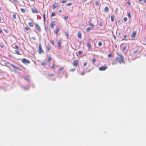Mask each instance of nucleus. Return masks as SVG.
I'll use <instances>...</instances> for the list:
<instances>
[{
  "label": "nucleus",
  "mask_w": 146,
  "mask_h": 146,
  "mask_svg": "<svg viewBox=\"0 0 146 146\" xmlns=\"http://www.w3.org/2000/svg\"><path fill=\"white\" fill-rule=\"evenodd\" d=\"M117 56L115 58L114 60L112 62L113 65L121 64V63H124L125 60L124 56L121 53L117 52Z\"/></svg>",
  "instance_id": "obj_1"
},
{
  "label": "nucleus",
  "mask_w": 146,
  "mask_h": 146,
  "mask_svg": "<svg viewBox=\"0 0 146 146\" xmlns=\"http://www.w3.org/2000/svg\"><path fill=\"white\" fill-rule=\"evenodd\" d=\"M89 23L90 24V25L92 26V27H89L87 28V29H86V31H88L90 30H93L94 27V25L93 23L91 22V19H89Z\"/></svg>",
  "instance_id": "obj_2"
},
{
  "label": "nucleus",
  "mask_w": 146,
  "mask_h": 146,
  "mask_svg": "<svg viewBox=\"0 0 146 146\" xmlns=\"http://www.w3.org/2000/svg\"><path fill=\"white\" fill-rule=\"evenodd\" d=\"M38 47L39 48L38 50V53L39 54H43L44 53V52L42 48V46L41 44H39Z\"/></svg>",
  "instance_id": "obj_3"
},
{
  "label": "nucleus",
  "mask_w": 146,
  "mask_h": 146,
  "mask_svg": "<svg viewBox=\"0 0 146 146\" xmlns=\"http://www.w3.org/2000/svg\"><path fill=\"white\" fill-rule=\"evenodd\" d=\"M108 68L107 66H104L100 67L99 68V70L100 71H104Z\"/></svg>",
  "instance_id": "obj_4"
},
{
  "label": "nucleus",
  "mask_w": 146,
  "mask_h": 146,
  "mask_svg": "<svg viewBox=\"0 0 146 146\" xmlns=\"http://www.w3.org/2000/svg\"><path fill=\"white\" fill-rule=\"evenodd\" d=\"M22 62L24 64L29 63L30 61L29 60H27L25 58H23L22 60Z\"/></svg>",
  "instance_id": "obj_5"
},
{
  "label": "nucleus",
  "mask_w": 146,
  "mask_h": 146,
  "mask_svg": "<svg viewBox=\"0 0 146 146\" xmlns=\"http://www.w3.org/2000/svg\"><path fill=\"white\" fill-rule=\"evenodd\" d=\"M35 28L36 30L39 32H40L41 31V29L39 26L37 24H35Z\"/></svg>",
  "instance_id": "obj_6"
},
{
  "label": "nucleus",
  "mask_w": 146,
  "mask_h": 146,
  "mask_svg": "<svg viewBox=\"0 0 146 146\" xmlns=\"http://www.w3.org/2000/svg\"><path fill=\"white\" fill-rule=\"evenodd\" d=\"M58 6V4L57 3H55L53 4L52 6V7L53 9L57 7Z\"/></svg>",
  "instance_id": "obj_7"
},
{
  "label": "nucleus",
  "mask_w": 146,
  "mask_h": 146,
  "mask_svg": "<svg viewBox=\"0 0 146 146\" xmlns=\"http://www.w3.org/2000/svg\"><path fill=\"white\" fill-rule=\"evenodd\" d=\"M78 62L79 61L78 60H76L74 61V65L75 66H78V67H79L78 65Z\"/></svg>",
  "instance_id": "obj_8"
},
{
  "label": "nucleus",
  "mask_w": 146,
  "mask_h": 146,
  "mask_svg": "<svg viewBox=\"0 0 146 146\" xmlns=\"http://www.w3.org/2000/svg\"><path fill=\"white\" fill-rule=\"evenodd\" d=\"M55 25V23L54 21H52L50 24V26L51 28L53 29Z\"/></svg>",
  "instance_id": "obj_9"
},
{
  "label": "nucleus",
  "mask_w": 146,
  "mask_h": 146,
  "mask_svg": "<svg viewBox=\"0 0 146 146\" xmlns=\"http://www.w3.org/2000/svg\"><path fill=\"white\" fill-rule=\"evenodd\" d=\"M137 35V32L136 31H134L133 32L132 34L131 35V37L132 38H134Z\"/></svg>",
  "instance_id": "obj_10"
},
{
  "label": "nucleus",
  "mask_w": 146,
  "mask_h": 146,
  "mask_svg": "<svg viewBox=\"0 0 146 146\" xmlns=\"http://www.w3.org/2000/svg\"><path fill=\"white\" fill-rule=\"evenodd\" d=\"M87 45L88 47V49L90 50L92 49V46L89 41L87 42Z\"/></svg>",
  "instance_id": "obj_11"
},
{
  "label": "nucleus",
  "mask_w": 146,
  "mask_h": 146,
  "mask_svg": "<svg viewBox=\"0 0 146 146\" xmlns=\"http://www.w3.org/2000/svg\"><path fill=\"white\" fill-rule=\"evenodd\" d=\"M62 41L61 40H58V48H60L61 47Z\"/></svg>",
  "instance_id": "obj_12"
},
{
  "label": "nucleus",
  "mask_w": 146,
  "mask_h": 146,
  "mask_svg": "<svg viewBox=\"0 0 146 146\" xmlns=\"http://www.w3.org/2000/svg\"><path fill=\"white\" fill-rule=\"evenodd\" d=\"M78 36V38H82V34L81 32L80 31H79L78 34H77Z\"/></svg>",
  "instance_id": "obj_13"
},
{
  "label": "nucleus",
  "mask_w": 146,
  "mask_h": 146,
  "mask_svg": "<svg viewBox=\"0 0 146 146\" xmlns=\"http://www.w3.org/2000/svg\"><path fill=\"white\" fill-rule=\"evenodd\" d=\"M32 11L33 13H38V12L37 9L35 8H33L32 9Z\"/></svg>",
  "instance_id": "obj_14"
},
{
  "label": "nucleus",
  "mask_w": 146,
  "mask_h": 146,
  "mask_svg": "<svg viewBox=\"0 0 146 146\" xmlns=\"http://www.w3.org/2000/svg\"><path fill=\"white\" fill-rule=\"evenodd\" d=\"M17 13L15 12L14 13L13 15V17L14 19H16Z\"/></svg>",
  "instance_id": "obj_15"
},
{
  "label": "nucleus",
  "mask_w": 146,
  "mask_h": 146,
  "mask_svg": "<svg viewBox=\"0 0 146 146\" xmlns=\"http://www.w3.org/2000/svg\"><path fill=\"white\" fill-rule=\"evenodd\" d=\"M11 66L14 68H15V69L18 70H20V68L16 66L13 64L11 65Z\"/></svg>",
  "instance_id": "obj_16"
},
{
  "label": "nucleus",
  "mask_w": 146,
  "mask_h": 146,
  "mask_svg": "<svg viewBox=\"0 0 146 146\" xmlns=\"http://www.w3.org/2000/svg\"><path fill=\"white\" fill-rule=\"evenodd\" d=\"M28 25L30 27H32L34 26V23L33 22H29L28 23Z\"/></svg>",
  "instance_id": "obj_17"
},
{
  "label": "nucleus",
  "mask_w": 146,
  "mask_h": 146,
  "mask_svg": "<svg viewBox=\"0 0 146 146\" xmlns=\"http://www.w3.org/2000/svg\"><path fill=\"white\" fill-rule=\"evenodd\" d=\"M109 8L107 6H106L104 8V11L106 12H107L109 11Z\"/></svg>",
  "instance_id": "obj_18"
},
{
  "label": "nucleus",
  "mask_w": 146,
  "mask_h": 146,
  "mask_svg": "<svg viewBox=\"0 0 146 146\" xmlns=\"http://www.w3.org/2000/svg\"><path fill=\"white\" fill-rule=\"evenodd\" d=\"M114 15H112L111 16V20L112 22H113L114 20Z\"/></svg>",
  "instance_id": "obj_19"
},
{
  "label": "nucleus",
  "mask_w": 146,
  "mask_h": 146,
  "mask_svg": "<svg viewBox=\"0 0 146 146\" xmlns=\"http://www.w3.org/2000/svg\"><path fill=\"white\" fill-rule=\"evenodd\" d=\"M25 29L27 31H28L31 29V28L27 26L25 27Z\"/></svg>",
  "instance_id": "obj_20"
},
{
  "label": "nucleus",
  "mask_w": 146,
  "mask_h": 146,
  "mask_svg": "<svg viewBox=\"0 0 146 146\" xmlns=\"http://www.w3.org/2000/svg\"><path fill=\"white\" fill-rule=\"evenodd\" d=\"M51 49V46L50 45H48L47 46V49L48 50H50Z\"/></svg>",
  "instance_id": "obj_21"
},
{
  "label": "nucleus",
  "mask_w": 146,
  "mask_h": 146,
  "mask_svg": "<svg viewBox=\"0 0 146 146\" xmlns=\"http://www.w3.org/2000/svg\"><path fill=\"white\" fill-rule=\"evenodd\" d=\"M56 15V14L54 12H52L51 13V17H54Z\"/></svg>",
  "instance_id": "obj_22"
},
{
  "label": "nucleus",
  "mask_w": 146,
  "mask_h": 146,
  "mask_svg": "<svg viewBox=\"0 0 146 146\" xmlns=\"http://www.w3.org/2000/svg\"><path fill=\"white\" fill-rule=\"evenodd\" d=\"M126 46H124L123 48H122V51L123 52H124L125 50H126Z\"/></svg>",
  "instance_id": "obj_23"
},
{
  "label": "nucleus",
  "mask_w": 146,
  "mask_h": 146,
  "mask_svg": "<svg viewBox=\"0 0 146 146\" xmlns=\"http://www.w3.org/2000/svg\"><path fill=\"white\" fill-rule=\"evenodd\" d=\"M64 69V68L63 67H61L59 69H58V71L59 72H60V71L63 70Z\"/></svg>",
  "instance_id": "obj_24"
},
{
  "label": "nucleus",
  "mask_w": 146,
  "mask_h": 146,
  "mask_svg": "<svg viewBox=\"0 0 146 146\" xmlns=\"http://www.w3.org/2000/svg\"><path fill=\"white\" fill-rule=\"evenodd\" d=\"M59 28H57L56 30V32H55V33L57 35L58 33V32L59 31Z\"/></svg>",
  "instance_id": "obj_25"
},
{
  "label": "nucleus",
  "mask_w": 146,
  "mask_h": 146,
  "mask_svg": "<svg viewBox=\"0 0 146 146\" xmlns=\"http://www.w3.org/2000/svg\"><path fill=\"white\" fill-rule=\"evenodd\" d=\"M15 53L18 54H19L20 53L19 51L18 50H15Z\"/></svg>",
  "instance_id": "obj_26"
},
{
  "label": "nucleus",
  "mask_w": 146,
  "mask_h": 146,
  "mask_svg": "<svg viewBox=\"0 0 146 146\" xmlns=\"http://www.w3.org/2000/svg\"><path fill=\"white\" fill-rule=\"evenodd\" d=\"M21 11L23 13H25V11L24 9H23V8L21 9Z\"/></svg>",
  "instance_id": "obj_27"
},
{
  "label": "nucleus",
  "mask_w": 146,
  "mask_h": 146,
  "mask_svg": "<svg viewBox=\"0 0 146 146\" xmlns=\"http://www.w3.org/2000/svg\"><path fill=\"white\" fill-rule=\"evenodd\" d=\"M43 19L44 21H45V13L44 12L43 14Z\"/></svg>",
  "instance_id": "obj_28"
},
{
  "label": "nucleus",
  "mask_w": 146,
  "mask_h": 146,
  "mask_svg": "<svg viewBox=\"0 0 146 146\" xmlns=\"http://www.w3.org/2000/svg\"><path fill=\"white\" fill-rule=\"evenodd\" d=\"M112 56V53L111 52L110 54L108 55V57L109 58H111Z\"/></svg>",
  "instance_id": "obj_29"
},
{
  "label": "nucleus",
  "mask_w": 146,
  "mask_h": 146,
  "mask_svg": "<svg viewBox=\"0 0 146 146\" xmlns=\"http://www.w3.org/2000/svg\"><path fill=\"white\" fill-rule=\"evenodd\" d=\"M96 61V59L95 58H93L92 60V62L94 64Z\"/></svg>",
  "instance_id": "obj_30"
},
{
  "label": "nucleus",
  "mask_w": 146,
  "mask_h": 146,
  "mask_svg": "<svg viewBox=\"0 0 146 146\" xmlns=\"http://www.w3.org/2000/svg\"><path fill=\"white\" fill-rule=\"evenodd\" d=\"M127 37V36L126 35H124L123 36L124 39L123 40H126V38Z\"/></svg>",
  "instance_id": "obj_31"
},
{
  "label": "nucleus",
  "mask_w": 146,
  "mask_h": 146,
  "mask_svg": "<svg viewBox=\"0 0 146 146\" xmlns=\"http://www.w3.org/2000/svg\"><path fill=\"white\" fill-rule=\"evenodd\" d=\"M72 4V3H68L66 4V6H70V5H71Z\"/></svg>",
  "instance_id": "obj_32"
},
{
  "label": "nucleus",
  "mask_w": 146,
  "mask_h": 146,
  "mask_svg": "<svg viewBox=\"0 0 146 146\" xmlns=\"http://www.w3.org/2000/svg\"><path fill=\"white\" fill-rule=\"evenodd\" d=\"M54 75L53 74H48V76H49L50 77L53 76H54Z\"/></svg>",
  "instance_id": "obj_33"
},
{
  "label": "nucleus",
  "mask_w": 146,
  "mask_h": 146,
  "mask_svg": "<svg viewBox=\"0 0 146 146\" xmlns=\"http://www.w3.org/2000/svg\"><path fill=\"white\" fill-rule=\"evenodd\" d=\"M55 67V65L54 64H53L51 68L52 69H54Z\"/></svg>",
  "instance_id": "obj_34"
},
{
  "label": "nucleus",
  "mask_w": 146,
  "mask_h": 146,
  "mask_svg": "<svg viewBox=\"0 0 146 146\" xmlns=\"http://www.w3.org/2000/svg\"><path fill=\"white\" fill-rule=\"evenodd\" d=\"M82 53V52L81 51H80L78 52V54L79 55H80Z\"/></svg>",
  "instance_id": "obj_35"
},
{
  "label": "nucleus",
  "mask_w": 146,
  "mask_h": 146,
  "mask_svg": "<svg viewBox=\"0 0 146 146\" xmlns=\"http://www.w3.org/2000/svg\"><path fill=\"white\" fill-rule=\"evenodd\" d=\"M98 44L99 46H100L102 45V43L101 42H98Z\"/></svg>",
  "instance_id": "obj_36"
},
{
  "label": "nucleus",
  "mask_w": 146,
  "mask_h": 146,
  "mask_svg": "<svg viewBox=\"0 0 146 146\" xmlns=\"http://www.w3.org/2000/svg\"><path fill=\"white\" fill-rule=\"evenodd\" d=\"M52 59L51 58V57H50L48 58V62H49Z\"/></svg>",
  "instance_id": "obj_37"
},
{
  "label": "nucleus",
  "mask_w": 146,
  "mask_h": 146,
  "mask_svg": "<svg viewBox=\"0 0 146 146\" xmlns=\"http://www.w3.org/2000/svg\"><path fill=\"white\" fill-rule=\"evenodd\" d=\"M50 43L53 45H54V42L53 40H51L50 41Z\"/></svg>",
  "instance_id": "obj_38"
},
{
  "label": "nucleus",
  "mask_w": 146,
  "mask_h": 146,
  "mask_svg": "<svg viewBox=\"0 0 146 146\" xmlns=\"http://www.w3.org/2000/svg\"><path fill=\"white\" fill-rule=\"evenodd\" d=\"M87 64V62H84L83 64V66H86Z\"/></svg>",
  "instance_id": "obj_39"
},
{
  "label": "nucleus",
  "mask_w": 146,
  "mask_h": 146,
  "mask_svg": "<svg viewBox=\"0 0 146 146\" xmlns=\"http://www.w3.org/2000/svg\"><path fill=\"white\" fill-rule=\"evenodd\" d=\"M123 20L124 21H126L127 20V18L126 17H125L123 18Z\"/></svg>",
  "instance_id": "obj_40"
},
{
  "label": "nucleus",
  "mask_w": 146,
  "mask_h": 146,
  "mask_svg": "<svg viewBox=\"0 0 146 146\" xmlns=\"http://www.w3.org/2000/svg\"><path fill=\"white\" fill-rule=\"evenodd\" d=\"M3 30L4 31H5V32L7 33H8V31L6 29H3Z\"/></svg>",
  "instance_id": "obj_41"
},
{
  "label": "nucleus",
  "mask_w": 146,
  "mask_h": 146,
  "mask_svg": "<svg viewBox=\"0 0 146 146\" xmlns=\"http://www.w3.org/2000/svg\"><path fill=\"white\" fill-rule=\"evenodd\" d=\"M15 48L18 49L19 48V47L17 45H15Z\"/></svg>",
  "instance_id": "obj_42"
},
{
  "label": "nucleus",
  "mask_w": 146,
  "mask_h": 146,
  "mask_svg": "<svg viewBox=\"0 0 146 146\" xmlns=\"http://www.w3.org/2000/svg\"><path fill=\"white\" fill-rule=\"evenodd\" d=\"M138 52V50H137L133 52V53L134 54H136V53Z\"/></svg>",
  "instance_id": "obj_43"
},
{
  "label": "nucleus",
  "mask_w": 146,
  "mask_h": 146,
  "mask_svg": "<svg viewBox=\"0 0 146 146\" xmlns=\"http://www.w3.org/2000/svg\"><path fill=\"white\" fill-rule=\"evenodd\" d=\"M66 2V1L65 0H63L62 1V3H65Z\"/></svg>",
  "instance_id": "obj_44"
},
{
  "label": "nucleus",
  "mask_w": 146,
  "mask_h": 146,
  "mask_svg": "<svg viewBox=\"0 0 146 146\" xmlns=\"http://www.w3.org/2000/svg\"><path fill=\"white\" fill-rule=\"evenodd\" d=\"M128 17H130V18H131V14L130 13H128Z\"/></svg>",
  "instance_id": "obj_45"
},
{
  "label": "nucleus",
  "mask_w": 146,
  "mask_h": 146,
  "mask_svg": "<svg viewBox=\"0 0 146 146\" xmlns=\"http://www.w3.org/2000/svg\"><path fill=\"white\" fill-rule=\"evenodd\" d=\"M68 18V16H66V17H64V19L65 20H66Z\"/></svg>",
  "instance_id": "obj_46"
},
{
  "label": "nucleus",
  "mask_w": 146,
  "mask_h": 146,
  "mask_svg": "<svg viewBox=\"0 0 146 146\" xmlns=\"http://www.w3.org/2000/svg\"><path fill=\"white\" fill-rule=\"evenodd\" d=\"M65 34H66V36H67V38L68 37V33H66Z\"/></svg>",
  "instance_id": "obj_47"
},
{
  "label": "nucleus",
  "mask_w": 146,
  "mask_h": 146,
  "mask_svg": "<svg viewBox=\"0 0 146 146\" xmlns=\"http://www.w3.org/2000/svg\"><path fill=\"white\" fill-rule=\"evenodd\" d=\"M85 74V72H84L81 73V74L82 75H84Z\"/></svg>",
  "instance_id": "obj_48"
},
{
  "label": "nucleus",
  "mask_w": 146,
  "mask_h": 146,
  "mask_svg": "<svg viewBox=\"0 0 146 146\" xmlns=\"http://www.w3.org/2000/svg\"><path fill=\"white\" fill-rule=\"evenodd\" d=\"M127 3L129 5H130L131 4V3L129 2H127Z\"/></svg>",
  "instance_id": "obj_49"
},
{
  "label": "nucleus",
  "mask_w": 146,
  "mask_h": 146,
  "mask_svg": "<svg viewBox=\"0 0 146 146\" xmlns=\"http://www.w3.org/2000/svg\"><path fill=\"white\" fill-rule=\"evenodd\" d=\"M2 33V31L1 29H0V33Z\"/></svg>",
  "instance_id": "obj_50"
},
{
  "label": "nucleus",
  "mask_w": 146,
  "mask_h": 146,
  "mask_svg": "<svg viewBox=\"0 0 146 146\" xmlns=\"http://www.w3.org/2000/svg\"><path fill=\"white\" fill-rule=\"evenodd\" d=\"M2 19V18L0 17V22L1 21V20Z\"/></svg>",
  "instance_id": "obj_51"
},
{
  "label": "nucleus",
  "mask_w": 146,
  "mask_h": 146,
  "mask_svg": "<svg viewBox=\"0 0 146 146\" xmlns=\"http://www.w3.org/2000/svg\"><path fill=\"white\" fill-rule=\"evenodd\" d=\"M143 3H146V0H144L143 1Z\"/></svg>",
  "instance_id": "obj_52"
},
{
  "label": "nucleus",
  "mask_w": 146,
  "mask_h": 146,
  "mask_svg": "<svg viewBox=\"0 0 146 146\" xmlns=\"http://www.w3.org/2000/svg\"><path fill=\"white\" fill-rule=\"evenodd\" d=\"M61 11V10H60L59 11V13H60Z\"/></svg>",
  "instance_id": "obj_53"
},
{
  "label": "nucleus",
  "mask_w": 146,
  "mask_h": 146,
  "mask_svg": "<svg viewBox=\"0 0 146 146\" xmlns=\"http://www.w3.org/2000/svg\"><path fill=\"white\" fill-rule=\"evenodd\" d=\"M139 1L140 2H141L142 1V0H139Z\"/></svg>",
  "instance_id": "obj_54"
},
{
  "label": "nucleus",
  "mask_w": 146,
  "mask_h": 146,
  "mask_svg": "<svg viewBox=\"0 0 146 146\" xmlns=\"http://www.w3.org/2000/svg\"><path fill=\"white\" fill-rule=\"evenodd\" d=\"M101 26H102V25L100 24H99Z\"/></svg>",
  "instance_id": "obj_55"
},
{
  "label": "nucleus",
  "mask_w": 146,
  "mask_h": 146,
  "mask_svg": "<svg viewBox=\"0 0 146 146\" xmlns=\"http://www.w3.org/2000/svg\"><path fill=\"white\" fill-rule=\"evenodd\" d=\"M1 47H3V46H1Z\"/></svg>",
  "instance_id": "obj_56"
},
{
  "label": "nucleus",
  "mask_w": 146,
  "mask_h": 146,
  "mask_svg": "<svg viewBox=\"0 0 146 146\" xmlns=\"http://www.w3.org/2000/svg\"><path fill=\"white\" fill-rule=\"evenodd\" d=\"M31 1H34V0H31Z\"/></svg>",
  "instance_id": "obj_57"
},
{
  "label": "nucleus",
  "mask_w": 146,
  "mask_h": 146,
  "mask_svg": "<svg viewBox=\"0 0 146 146\" xmlns=\"http://www.w3.org/2000/svg\"><path fill=\"white\" fill-rule=\"evenodd\" d=\"M145 55L146 56V55Z\"/></svg>",
  "instance_id": "obj_58"
}]
</instances>
